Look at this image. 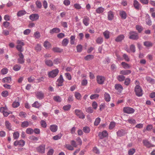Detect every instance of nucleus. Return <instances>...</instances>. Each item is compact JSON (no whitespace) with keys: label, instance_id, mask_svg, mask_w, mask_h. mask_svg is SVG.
<instances>
[{"label":"nucleus","instance_id":"nucleus-1","mask_svg":"<svg viewBox=\"0 0 155 155\" xmlns=\"http://www.w3.org/2000/svg\"><path fill=\"white\" fill-rule=\"evenodd\" d=\"M134 91L136 95L138 97L141 96L143 95L142 90L139 85H136L135 87Z\"/></svg>","mask_w":155,"mask_h":155},{"label":"nucleus","instance_id":"nucleus-2","mask_svg":"<svg viewBox=\"0 0 155 155\" xmlns=\"http://www.w3.org/2000/svg\"><path fill=\"white\" fill-rule=\"evenodd\" d=\"M17 45L16 48L18 51L20 52H22L24 49L23 47L24 45L25 44L22 41L18 40L17 41Z\"/></svg>","mask_w":155,"mask_h":155},{"label":"nucleus","instance_id":"nucleus-3","mask_svg":"<svg viewBox=\"0 0 155 155\" xmlns=\"http://www.w3.org/2000/svg\"><path fill=\"white\" fill-rule=\"evenodd\" d=\"M129 38L134 40H137L139 38L138 33L135 31H130L129 33Z\"/></svg>","mask_w":155,"mask_h":155},{"label":"nucleus","instance_id":"nucleus-4","mask_svg":"<svg viewBox=\"0 0 155 155\" xmlns=\"http://www.w3.org/2000/svg\"><path fill=\"white\" fill-rule=\"evenodd\" d=\"M135 109L130 107H125L123 108V112L128 114H133L135 112Z\"/></svg>","mask_w":155,"mask_h":155},{"label":"nucleus","instance_id":"nucleus-5","mask_svg":"<svg viewBox=\"0 0 155 155\" xmlns=\"http://www.w3.org/2000/svg\"><path fill=\"white\" fill-rule=\"evenodd\" d=\"M59 71V70L57 69L53 70L49 72L48 74V76L49 78H54L57 75Z\"/></svg>","mask_w":155,"mask_h":155},{"label":"nucleus","instance_id":"nucleus-6","mask_svg":"<svg viewBox=\"0 0 155 155\" xmlns=\"http://www.w3.org/2000/svg\"><path fill=\"white\" fill-rule=\"evenodd\" d=\"M18 57L17 59V63L20 64H23L25 61L24 55L21 52L18 54Z\"/></svg>","mask_w":155,"mask_h":155},{"label":"nucleus","instance_id":"nucleus-7","mask_svg":"<svg viewBox=\"0 0 155 155\" xmlns=\"http://www.w3.org/2000/svg\"><path fill=\"white\" fill-rule=\"evenodd\" d=\"M96 80L97 83L100 84H103L105 80L104 77L101 75H98L96 77Z\"/></svg>","mask_w":155,"mask_h":155},{"label":"nucleus","instance_id":"nucleus-8","mask_svg":"<svg viewBox=\"0 0 155 155\" xmlns=\"http://www.w3.org/2000/svg\"><path fill=\"white\" fill-rule=\"evenodd\" d=\"M75 114L78 116L79 118L84 119L85 118V116L82 111L78 109H76L75 110Z\"/></svg>","mask_w":155,"mask_h":155},{"label":"nucleus","instance_id":"nucleus-9","mask_svg":"<svg viewBox=\"0 0 155 155\" xmlns=\"http://www.w3.org/2000/svg\"><path fill=\"white\" fill-rule=\"evenodd\" d=\"M35 94L36 97L39 100L42 99L44 98L45 94L42 91L36 92Z\"/></svg>","mask_w":155,"mask_h":155},{"label":"nucleus","instance_id":"nucleus-10","mask_svg":"<svg viewBox=\"0 0 155 155\" xmlns=\"http://www.w3.org/2000/svg\"><path fill=\"white\" fill-rule=\"evenodd\" d=\"M25 141L22 140H21L19 141H15L14 143V145L15 146L18 145L20 147H23L25 144Z\"/></svg>","mask_w":155,"mask_h":155},{"label":"nucleus","instance_id":"nucleus-11","mask_svg":"<svg viewBox=\"0 0 155 155\" xmlns=\"http://www.w3.org/2000/svg\"><path fill=\"white\" fill-rule=\"evenodd\" d=\"M39 15L36 13L33 14L29 16L30 19L33 21H36L39 19Z\"/></svg>","mask_w":155,"mask_h":155},{"label":"nucleus","instance_id":"nucleus-12","mask_svg":"<svg viewBox=\"0 0 155 155\" xmlns=\"http://www.w3.org/2000/svg\"><path fill=\"white\" fill-rule=\"evenodd\" d=\"M143 143L144 146L147 148H150L153 147V146L147 140H143Z\"/></svg>","mask_w":155,"mask_h":155},{"label":"nucleus","instance_id":"nucleus-13","mask_svg":"<svg viewBox=\"0 0 155 155\" xmlns=\"http://www.w3.org/2000/svg\"><path fill=\"white\" fill-rule=\"evenodd\" d=\"M37 150L40 153H44L45 152V146L44 144L41 145L37 148Z\"/></svg>","mask_w":155,"mask_h":155},{"label":"nucleus","instance_id":"nucleus-14","mask_svg":"<svg viewBox=\"0 0 155 155\" xmlns=\"http://www.w3.org/2000/svg\"><path fill=\"white\" fill-rule=\"evenodd\" d=\"M89 21L90 19L87 16H85L84 17L83 20V23L86 26L88 25Z\"/></svg>","mask_w":155,"mask_h":155},{"label":"nucleus","instance_id":"nucleus-15","mask_svg":"<svg viewBox=\"0 0 155 155\" xmlns=\"http://www.w3.org/2000/svg\"><path fill=\"white\" fill-rule=\"evenodd\" d=\"M64 80L63 78L62 75H60L59 78L58 79L57 81V83H58V86H61L62 85V83L63 82Z\"/></svg>","mask_w":155,"mask_h":155},{"label":"nucleus","instance_id":"nucleus-16","mask_svg":"<svg viewBox=\"0 0 155 155\" xmlns=\"http://www.w3.org/2000/svg\"><path fill=\"white\" fill-rule=\"evenodd\" d=\"M115 88L119 93H120L123 89L122 86L119 84H116L115 85Z\"/></svg>","mask_w":155,"mask_h":155},{"label":"nucleus","instance_id":"nucleus-17","mask_svg":"<svg viewBox=\"0 0 155 155\" xmlns=\"http://www.w3.org/2000/svg\"><path fill=\"white\" fill-rule=\"evenodd\" d=\"M146 22L147 24L150 26L152 24V21L150 19V17L148 14H146Z\"/></svg>","mask_w":155,"mask_h":155},{"label":"nucleus","instance_id":"nucleus-18","mask_svg":"<svg viewBox=\"0 0 155 155\" xmlns=\"http://www.w3.org/2000/svg\"><path fill=\"white\" fill-rule=\"evenodd\" d=\"M61 31V30L59 28H54L51 30L50 31V33L51 35H53L54 33H58Z\"/></svg>","mask_w":155,"mask_h":155},{"label":"nucleus","instance_id":"nucleus-19","mask_svg":"<svg viewBox=\"0 0 155 155\" xmlns=\"http://www.w3.org/2000/svg\"><path fill=\"white\" fill-rule=\"evenodd\" d=\"M131 73V71L129 70H124L120 71V74L123 75H127Z\"/></svg>","mask_w":155,"mask_h":155},{"label":"nucleus","instance_id":"nucleus-20","mask_svg":"<svg viewBox=\"0 0 155 155\" xmlns=\"http://www.w3.org/2000/svg\"><path fill=\"white\" fill-rule=\"evenodd\" d=\"M124 36L123 35H120L116 38L115 41L117 42H121L124 39Z\"/></svg>","mask_w":155,"mask_h":155},{"label":"nucleus","instance_id":"nucleus-21","mask_svg":"<svg viewBox=\"0 0 155 155\" xmlns=\"http://www.w3.org/2000/svg\"><path fill=\"white\" fill-rule=\"evenodd\" d=\"M50 129L53 132H56L58 130V126L55 124L52 125L50 126Z\"/></svg>","mask_w":155,"mask_h":155},{"label":"nucleus","instance_id":"nucleus-22","mask_svg":"<svg viewBox=\"0 0 155 155\" xmlns=\"http://www.w3.org/2000/svg\"><path fill=\"white\" fill-rule=\"evenodd\" d=\"M134 6L137 9H139L140 7V4L136 0H134Z\"/></svg>","mask_w":155,"mask_h":155},{"label":"nucleus","instance_id":"nucleus-23","mask_svg":"<svg viewBox=\"0 0 155 155\" xmlns=\"http://www.w3.org/2000/svg\"><path fill=\"white\" fill-rule=\"evenodd\" d=\"M44 46L46 49L50 48L51 47V45L49 42L46 41L44 43Z\"/></svg>","mask_w":155,"mask_h":155},{"label":"nucleus","instance_id":"nucleus-24","mask_svg":"<svg viewBox=\"0 0 155 155\" xmlns=\"http://www.w3.org/2000/svg\"><path fill=\"white\" fill-rule=\"evenodd\" d=\"M121 65L124 69H128L131 68L130 66L124 62H122L121 63Z\"/></svg>","mask_w":155,"mask_h":155},{"label":"nucleus","instance_id":"nucleus-25","mask_svg":"<svg viewBox=\"0 0 155 155\" xmlns=\"http://www.w3.org/2000/svg\"><path fill=\"white\" fill-rule=\"evenodd\" d=\"M11 80V78L10 77H5L2 80V82L4 83H8L10 82Z\"/></svg>","mask_w":155,"mask_h":155},{"label":"nucleus","instance_id":"nucleus-26","mask_svg":"<svg viewBox=\"0 0 155 155\" xmlns=\"http://www.w3.org/2000/svg\"><path fill=\"white\" fill-rule=\"evenodd\" d=\"M105 100L107 102L110 101V94L107 93H105L104 95Z\"/></svg>","mask_w":155,"mask_h":155},{"label":"nucleus","instance_id":"nucleus-27","mask_svg":"<svg viewBox=\"0 0 155 155\" xmlns=\"http://www.w3.org/2000/svg\"><path fill=\"white\" fill-rule=\"evenodd\" d=\"M120 15L121 18L123 19H125L127 18V14L124 11H120Z\"/></svg>","mask_w":155,"mask_h":155},{"label":"nucleus","instance_id":"nucleus-28","mask_svg":"<svg viewBox=\"0 0 155 155\" xmlns=\"http://www.w3.org/2000/svg\"><path fill=\"white\" fill-rule=\"evenodd\" d=\"M114 17V15L112 12L110 11L108 13L107 18L109 20H113Z\"/></svg>","mask_w":155,"mask_h":155},{"label":"nucleus","instance_id":"nucleus-29","mask_svg":"<svg viewBox=\"0 0 155 155\" xmlns=\"http://www.w3.org/2000/svg\"><path fill=\"white\" fill-rule=\"evenodd\" d=\"M117 134L118 136L122 137L125 134V132L123 130H120L117 132Z\"/></svg>","mask_w":155,"mask_h":155},{"label":"nucleus","instance_id":"nucleus-30","mask_svg":"<svg viewBox=\"0 0 155 155\" xmlns=\"http://www.w3.org/2000/svg\"><path fill=\"white\" fill-rule=\"evenodd\" d=\"M104 10V9L103 8L100 7L97 8L96 11V12L98 14H101L102 13Z\"/></svg>","mask_w":155,"mask_h":155},{"label":"nucleus","instance_id":"nucleus-31","mask_svg":"<svg viewBox=\"0 0 155 155\" xmlns=\"http://www.w3.org/2000/svg\"><path fill=\"white\" fill-rule=\"evenodd\" d=\"M74 96L75 98L78 100H80L82 97L81 94L79 92H74Z\"/></svg>","mask_w":155,"mask_h":155},{"label":"nucleus","instance_id":"nucleus-32","mask_svg":"<svg viewBox=\"0 0 155 155\" xmlns=\"http://www.w3.org/2000/svg\"><path fill=\"white\" fill-rule=\"evenodd\" d=\"M6 128L9 130H11V125L10 122L8 120H6L5 122Z\"/></svg>","mask_w":155,"mask_h":155},{"label":"nucleus","instance_id":"nucleus-33","mask_svg":"<svg viewBox=\"0 0 155 155\" xmlns=\"http://www.w3.org/2000/svg\"><path fill=\"white\" fill-rule=\"evenodd\" d=\"M21 68V66L19 64H15L13 67V70L15 71H19Z\"/></svg>","mask_w":155,"mask_h":155},{"label":"nucleus","instance_id":"nucleus-34","mask_svg":"<svg viewBox=\"0 0 155 155\" xmlns=\"http://www.w3.org/2000/svg\"><path fill=\"white\" fill-rule=\"evenodd\" d=\"M68 40L67 38H65L62 41V45L63 46H66L68 45Z\"/></svg>","mask_w":155,"mask_h":155},{"label":"nucleus","instance_id":"nucleus-35","mask_svg":"<svg viewBox=\"0 0 155 155\" xmlns=\"http://www.w3.org/2000/svg\"><path fill=\"white\" fill-rule=\"evenodd\" d=\"M26 13V12L24 10H20L18 11L17 14V15L18 17H21Z\"/></svg>","mask_w":155,"mask_h":155},{"label":"nucleus","instance_id":"nucleus-36","mask_svg":"<svg viewBox=\"0 0 155 155\" xmlns=\"http://www.w3.org/2000/svg\"><path fill=\"white\" fill-rule=\"evenodd\" d=\"M52 50L55 52H61L63 51L62 49L58 47H54L52 48Z\"/></svg>","mask_w":155,"mask_h":155},{"label":"nucleus","instance_id":"nucleus-37","mask_svg":"<svg viewBox=\"0 0 155 155\" xmlns=\"http://www.w3.org/2000/svg\"><path fill=\"white\" fill-rule=\"evenodd\" d=\"M41 106V104L38 101H35L32 104V106L36 108H39Z\"/></svg>","mask_w":155,"mask_h":155},{"label":"nucleus","instance_id":"nucleus-38","mask_svg":"<svg viewBox=\"0 0 155 155\" xmlns=\"http://www.w3.org/2000/svg\"><path fill=\"white\" fill-rule=\"evenodd\" d=\"M94 56L92 55L89 54L84 57V59L86 61L91 60L94 58Z\"/></svg>","mask_w":155,"mask_h":155},{"label":"nucleus","instance_id":"nucleus-39","mask_svg":"<svg viewBox=\"0 0 155 155\" xmlns=\"http://www.w3.org/2000/svg\"><path fill=\"white\" fill-rule=\"evenodd\" d=\"M45 64L49 66H51L53 65L52 61L50 60H45Z\"/></svg>","mask_w":155,"mask_h":155},{"label":"nucleus","instance_id":"nucleus-40","mask_svg":"<svg viewBox=\"0 0 155 155\" xmlns=\"http://www.w3.org/2000/svg\"><path fill=\"white\" fill-rule=\"evenodd\" d=\"M127 51L130 52L131 51L133 52H134L135 51V47L134 45H131L130 46V50H128Z\"/></svg>","mask_w":155,"mask_h":155},{"label":"nucleus","instance_id":"nucleus-41","mask_svg":"<svg viewBox=\"0 0 155 155\" xmlns=\"http://www.w3.org/2000/svg\"><path fill=\"white\" fill-rule=\"evenodd\" d=\"M110 32L106 30L103 32V35L106 39H108L109 38Z\"/></svg>","mask_w":155,"mask_h":155},{"label":"nucleus","instance_id":"nucleus-42","mask_svg":"<svg viewBox=\"0 0 155 155\" xmlns=\"http://www.w3.org/2000/svg\"><path fill=\"white\" fill-rule=\"evenodd\" d=\"M41 126L44 128H45L47 127V124L45 120H42L40 122Z\"/></svg>","mask_w":155,"mask_h":155},{"label":"nucleus","instance_id":"nucleus-43","mask_svg":"<svg viewBox=\"0 0 155 155\" xmlns=\"http://www.w3.org/2000/svg\"><path fill=\"white\" fill-rule=\"evenodd\" d=\"M144 45L147 47H151L153 46V44L150 41H145L144 42Z\"/></svg>","mask_w":155,"mask_h":155},{"label":"nucleus","instance_id":"nucleus-44","mask_svg":"<svg viewBox=\"0 0 155 155\" xmlns=\"http://www.w3.org/2000/svg\"><path fill=\"white\" fill-rule=\"evenodd\" d=\"M117 80L120 81H122L125 79V77L123 75H119L117 77Z\"/></svg>","mask_w":155,"mask_h":155},{"label":"nucleus","instance_id":"nucleus-45","mask_svg":"<svg viewBox=\"0 0 155 155\" xmlns=\"http://www.w3.org/2000/svg\"><path fill=\"white\" fill-rule=\"evenodd\" d=\"M115 123L114 122H111L109 126V128L110 130L113 129L115 126Z\"/></svg>","mask_w":155,"mask_h":155},{"label":"nucleus","instance_id":"nucleus-46","mask_svg":"<svg viewBox=\"0 0 155 155\" xmlns=\"http://www.w3.org/2000/svg\"><path fill=\"white\" fill-rule=\"evenodd\" d=\"M19 136V134L18 131L15 132L13 134V137L14 139H18Z\"/></svg>","mask_w":155,"mask_h":155},{"label":"nucleus","instance_id":"nucleus-47","mask_svg":"<svg viewBox=\"0 0 155 155\" xmlns=\"http://www.w3.org/2000/svg\"><path fill=\"white\" fill-rule=\"evenodd\" d=\"M29 124L28 121H25L22 123L21 126L23 127H28L29 125Z\"/></svg>","mask_w":155,"mask_h":155},{"label":"nucleus","instance_id":"nucleus-48","mask_svg":"<svg viewBox=\"0 0 155 155\" xmlns=\"http://www.w3.org/2000/svg\"><path fill=\"white\" fill-rule=\"evenodd\" d=\"M62 136V135L61 134H59L57 135L54 136L53 139L55 140H57L60 139Z\"/></svg>","mask_w":155,"mask_h":155},{"label":"nucleus","instance_id":"nucleus-49","mask_svg":"<svg viewBox=\"0 0 155 155\" xmlns=\"http://www.w3.org/2000/svg\"><path fill=\"white\" fill-rule=\"evenodd\" d=\"M26 132L28 134H32L34 133V131L31 128H28L27 129Z\"/></svg>","mask_w":155,"mask_h":155},{"label":"nucleus","instance_id":"nucleus-50","mask_svg":"<svg viewBox=\"0 0 155 155\" xmlns=\"http://www.w3.org/2000/svg\"><path fill=\"white\" fill-rule=\"evenodd\" d=\"M127 121L131 124H135L136 123V121L133 118H130L127 120Z\"/></svg>","mask_w":155,"mask_h":155},{"label":"nucleus","instance_id":"nucleus-51","mask_svg":"<svg viewBox=\"0 0 155 155\" xmlns=\"http://www.w3.org/2000/svg\"><path fill=\"white\" fill-rule=\"evenodd\" d=\"M65 147L68 150H74L73 147L71 145L69 144L65 145Z\"/></svg>","mask_w":155,"mask_h":155},{"label":"nucleus","instance_id":"nucleus-52","mask_svg":"<svg viewBox=\"0 0 155 155\" xmlns=\"http://www.w3.org/2000/svg\"><path fill=\"white\" fill-rule=\"evenodd\" d=\"M136 28L139 33H140L143 30V28L142 27L138 25H136Z\"/></svg>","mask_w":155,"mask_h":155},{"label":"nucleus","instance_id":"nucleus-53","mask_svg":"<svg viewBox=\"0 0 155 155\" xmlns=\"http://www.w3.org/2000/svg\"><path fill=\"white\" fill-rule=\"evenodd\" d=\"M103 39L101 37H98L96 40V42L98 44H101L103 42Z\"/></svg>","mask_w":155,"mask_h":155},{"label":"nucleus","instance_id":"nucleus-54","mask_svg":"<svg viewBox=\"0 0 155 155\" xmlns=\"http://www.w3.org/2000/svg\"><path fill=\"white\" fill-rule=\"evenodd\" d=\"M12 112L10 111H8V108L5 110L3 112V114L5 117H6L8 116L10 114H11Z\"/></svg>","mask_w":155,"mask_h":155},{"label":"nucleus","instance_id":"nucleus-55","mask_svg":"<svg viewBox=\"0 0 155 155\" xmlns=\"http://www.w3.org/2000/svg\"><path fill=\"white\" fill-rule=\"evenodd\" d=\"M135 152V150L134 148L130 149L128 151L129 155H133Z\"/></svg>","mask_w":155,"mask_h":155},{"label":"nucleus","instance_id":"nucleus-56","mask_svg":"<svg viewBox=\"0 0 155 155\" xmlns=\"http://www.w3.org/2000/svg\"><path fill=\"white\" fill-rule=\"evenodd\" d=\"M75 36L72 35L70 37V43L71 45H74V43Z\"/></svg>","mask_w":155,"mask_h":155},{"label":"nucleus","instance_id":"nucleus-57","mask_svg":"<svg viewBox=\"0 0 155 155\" xmlns=\"http://www.w3.org/2000/svg\"><path fill=\"white\" fill-rule=\"evenodd\" d=\"M20 105V103L18 102L14 101L12 103V106L14 108L18 107Z\"/></svg>","mask_w":155,"mask_h":155},{"label":"nucleus","instance_id":"nucleus-58","mask_svg":"<svg viewBox=\"0 0 155 155\" xmlns=\"http://www.w3.org/2000/svg\"><path fill=\"white\" fill-rule=\"evenodd\" d=\"M101 121V118L99 117L97 118L94 122V124L95 126H97Z\"/></svg>","mask_w":155,"mask_h":155},{"label":"nucleus","instance_id":"nucleus-59","mask_svg":"<svg viewBox=\"0 0 155 155\" xmlns=\"http://www.w3.org/2000/svg\"><path fill=\"white\" fill-rule=\"evenodd\" d=\"M8 95V92L7 91H3L2 93V96L4 97H7Z\"/></svg>","mask_w":155,"mask_h":155},{"label":"nucleus","instance_id":"nucleus-60","mask_svg":"<svg viewBox=\"0 0 155 155\" xmlns=\"http://www.w3.org/2000/svg\"><path fill=\"white\" fill-rule=\"evenodd\" d=\"M34 37L36 38H39L40 37V34L38 31L35 32L34 34Z\"/></svg>","mask_w":155,"mask_h":155},{"label":"nucleus","instance_id":"nucleus-61","mask_svg":"<svg viewBox=\"0 0 155 155\" xmlns=\"http://www.w3.org/2000/svg\"><path fill=\"white\" fill-rule=\"evenodd\" d=\"M83 130L84 133H88L90 132V129L89 127H85L83 128Z\"/></svg>","mask_w":155,"mask_h":155},{"label":"nucleus","instance_id":"nucleus-62","mask_svg":"<svg viewBox=\"0 0 155 155\" xmlns=\"http://www.w3.org/2000/svg\"><path fill=\"white\" fill-rule=\"evenodd\" d=\"M146 79L147 81H148L150 83L153 84L154 82V80L150 77H147Z\"/></svg>","mask_w":155,"mask_h":155},{"label":"nucleus","instance_id":"nucleus-63","mask_svg":"<svg viewBox=\"0 0 155 155\" xmlns=\"http://www.w3.org/2000/svg\"><path fill=\"white\" fill-rule=\"evenodd\" d=\"M54 99L55 101L58 102H60L61 101V98L58 96H55L54 97Z\"/></svg>","mask_w":155,"mask_h":155},{"label":"nucleus","instance_id":"nucleus-64","mask_svg":"<svg viewBox=\"0 0 155 155\" xmlns=\"http://www.w3.org/2000/svg\"><path fill=\"white\" fill-rule=\"evenodd\" d=\"M41 46L40 45L38 44L35 47V50L37 51H40L41 50Z\"/></svg>","mask_w":155,"mask_h":155}]
</instances>
